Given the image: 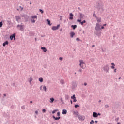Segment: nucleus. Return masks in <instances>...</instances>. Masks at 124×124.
Instances as JSON below:
<instances>
[{"label": "nucleus", "mask_w": 124, "mask_h": 124, "mask_svg": "<svg viewBox=\"0 0 124 124\" xmlns=\"http://www.w3.org/2000/svg\"><path fill=\"white\" fill-rule=\"evenodd\" d=\"M103 2L102 1L99 0L96 3V6L99 10L101 9L103 7Z\"/></svg>", "instance_id": "nucleus-1"}, {"label": "nucleus", "mask_w": 124, "mask_h": 124, "mask_svg": "<svg viewBox=\"0 0 124 124\" xmlns=\"http://www.w3.org/2000/svg\"><path fill=\"white\" fill-rule=\"evenodd\" d=\"M79 66H80L81 68H82V69H84L86 67V64L85 63V62H84V60H79Z\"/></svg>", "instance_id": "nucleus-2"}, {"label": "nucleus", "mask_w": 124, "mask_h": 124, "mask_svg": "<svg viewBox=\"0 0 124 124\" xmlns=\"http://www.w3.org/2000/svg\"><path fill=\"white\" fill-rule=\"evenodd\" d=\"M35 19L37 20V16L35 15V16H32L31 17V20L32 22V23H35Z\"/></svg>", "instance_id": "nucleus-3"}, {"label": "nucleus", "mask_w": 124, "mask_h": 124, "mask_svg": "<svg viewBox=\"0 0 124 124\" xmlns=\"http://www.w3.org/2000/svg\"><path fill=\"white\" fill-rule=\"evenodd\" d=\"M100 27H101V25H100L99 23H96V27L95 28L96 31H100V30H101Z\"/></svg>", "instance_id": "nucleus-4"}, {"label": "nucleus", "mask_w": 124, "mask_h": 124, "mask_svg": "<svg viewBox=\"0 0 124 124\" xmlns=\"http://www.w3.org/2000/svg\"><path fill=\"white\" fill-rule=\"evenodd\" d=\"M78 120L79 121H84L85 119H86V117L85 116L78 115Z\"/></svg>", "instance_id": "nucleus-5"}, {"label": "nucleus", "mask_w": 124, "mask_h": 124, "mask_svg": "<svg viewBox=\"0 0 124 124\" xmlns=\"http://www.w3.org/2000/svg\"><path fill=\"white\" fill-rule=\"evenodd\" d=\"M60 24L57 25V26H53L52 27V30L53 31H56V30H59V28H60Z\"/></svg>", "instance_id": "nucleus-6"}, {"label": "nucleus", "mask_w": 124, "mask_h": 124, "mask_svg": "<svg viewBox=\"0 0 124 124\" xmlns=\"http://www.w3.org/2000/svg\"><path fill=\"white\" fill-rule=\"evenodd\" d=\"M71 99H73L74 102H76L77 100H76V97H75V94H74L73 96L71 97Z\"/></svg>", "instance_id": "nucleus-7"}, {"label": "nucleus", "mask_w": 124, "mask_h": 124, "mask_svg": "<svg viewBox=\"0 0 124 124\" xmlns=\"http://www.w3.org/2000/svg\"><path fill=\"white\" fill-rule=\"evenodd\" d=\"M69 16H70V17L69 18V20H73L74 15H73V14H72V13H70L69 14Z\"/></svg>", "instance_id": "nucleus-8"}, {"label": "nucleus", "mask_w": 124, "mask_h": 124, "mask_svg": "<svg viewBox=\"0 0 124 124\" xmlns=\"http://www.w3.org/2000/svg\"><path fill=\"white\" fill-rule=\"evenodd\" d=\"M74 115H76V117L77 118L79 116V112L78 111H74Z\"/></svg>", "instance_id": "nucleus-9"}, {"label": "nucleus", "mask_w": 124, "mask_h": 124, "mask_svg": "<svg viewBox=\"0 0 124 124\" xmlns=\"http://www.w3.org/2000/svg\"><path fill=\"white\" fill-rule=\"evenodd\" d=\"M93 116L94 118H97L98 117V115L96 112H93Z\"/></svg>", "instance_id": "nucleus-10"}, {"label": "nucleus", "mask_w": 124, "mask_h": 124, "mask_svg": "<svg viewBox=\"0 0 124 124\" xmlns=\"http://www.w3.org/2000/svg\"><path fill=\"white\" fill-rule=\"evenodd\" d=\"M67 113V110L66 109H63L62 111V114L63 115H65Z\"/></svg>", "instance_id": "nucleus-11"}, {"label": "nucleus", "mask_w": 124, "mask_h": 124, "mask_svg": "<svg viewBox=\"0 0 124 124\" xmlns=\"http://www.w3.org/2000/svg\"><path fill=\"white\" fill-rule=\"evenodd\" d=\"M13 38L14 40H15V34H13V35L10 36V39H11V40H12Z\"/></svg>", "instance_id": "nucleus-12"}, {"label": "nucleus", "mask_w": 124, "mask_h": 124, "mask_svg": "<svg viewBox=\"0 0 124 124\" xmlns=\"http://www.w3.org/2000/svg\"><path fill=\"white\" fill-rule=\"evenodd\" d=\"M41 49L42 50H43V52H44L45 53H46V52H47V49H46L45 47H42Z\"/></svg>", "instance_id": "nucleus-13"}, {"label": "nucleus", "mask_w": 124, "mask_h": 124, "mask_svg": "<svg viewBox=\"0 0 124 124\" xmlns=\"http://www.w3.org/2000/svg\"><path fill=\"white\" fill-rule=\"evenodd\" d=\"M52 117L56 121H58V120H60V119H61V117H55V116H53Z\"/></svg>", "instance_id": "nucleus-14"}, {"label": "nucleus", "mask_w": 124, "mask_h": 124, "mask_svg": "<svg viewBox=\"0 0 124 124\" xmlns=\"http://www.w3.org/2000/svg\"><path fill=\"white\" fill-rule=\"evenodd\" d=\"M96 19L97 20V21L98 22V23H100V22H101V18L96 17Z\"/></svg>", "instance_id": "nucleus-15"}, {"label": "nucleus", "mask_w": 124, "mask_h": 124, "mask_svg": "<svg viewBox=\"0 0 124 124\" xmlns=\"http://www.w3.org/2000/svg\"><path fill=\"white\" fill-rule=\"evenodd\" d=\"M70 36L71 37H73V36H74V35H75V33H74V32H71L70 33Z\"/></svg>", "instance_id": "nucleus-16"}, {"label": "nucleus", "mask_w": 124, "mask_h": 124, "mask_svg": "<svg viewBox=\"0 0 124 124\" xmlns=\"http://www.w3.org/2000/svg\"><path fill=\"white\" fill-rule=\"evenodd\" d=\"M8 41H6L3 43V46H4V47L5 45H8Z\"/></svg>", "instance_id": "nucleus-17"}, {"label": "nucleus", "mask_w": 124, "mask_h": 124, "mask_svg": "<svg viewBox=\"0 0 124 124\" xmlns=\"http://www.w3.org/2000/svg\"><path fill=\"white\" fill-rule=\"evenodd\" d=\"M32 80H33V79L32 78L30 77L28 81L29 82V83H31V82H32Z\"/></svg>", "instance_id": "nucleus-18"}, {"label": "nucleus", "mask_w": 124, "mask_h": 124, "mask_svg": "<svg viewBox=\"0 0 124 124\" xmlns=\"http://www.w3.org/2000/svg\"><path fill=\"white\" fill-rule=\"evenodd\" d=\"M78 23H80L81 25H84V22H83V21L82 22L81 19H78Z\"/></svg>", "instance_id": "nucleus-19"}, {"label": "nucleus", "mask_w": 124, "mask_h": 124, "mask_svg": "<svg viewBox=\"0 0 124 124\" xmlns=\"http://www.w3.org/2000/svg\"><path fill=\"white\" fill-rule=\"evenodd\" d=\"M50 100L49 101L50 103H53L54 102V98H50Z\"/></svg>", "instance_id": "nucleus-20"}, {"label": "nucleus", "mask_w": 124, "mask_h": 124, "mask_svg": "<svg viewBox=\"0 0 124 124\" xmlns=\"http://www.w3.org/2000/svg\"><path fill=\"white\" fill-rule=\"evenodd\" d=\"M111 65H112V66H111V68L112 69H115V64L114 63H112Z\"/></svg>", "instance_id": "nucleus-21"}, {"label": "nucleus", "mask_w": 124, "mask_h": 124, "mask_svg": "<svg viewBox=\"0 0 124 124\" xmlns=\"http://www.w3.org/2000/svg\"><path fill=\"white\" fill-rule=\"evenodd\" d=\"M39 81L40 82V83H42V82H43V78L42 77L39 78Z\"/></svg>", "instance_id": "nucleus-22"}, {"label": "nucleus", "mask_w": 124, "mask_h": 124, "mask_svg": "<svg viewBox=\"0 0 124 124\" xmlns=\"http://www.w3.org/2000/svg\"><path fill=\"white\" fill-rule=\"evenodd\" d=\"M71 27L73 28V30H75L76 28H77V25H72Z\"/></svg>", "instance_id": "nucleus-23"}, {"label": "nucleus", "mask_w": 124, "mask_h": 124, "mask_svg": "<svg viewBox=\"0 0 124 124\" xmlns=\"http://www.w3.org/2000/svg\"><path fill=\"white\" fill-rule=\"evenodd\" d=\"M47 24L48 25H49V26H51V21L49 20V19H47Z\"/></svg>", "instance_id": "nucleus-24"}, {"label": "nucleus", "mask_w": 124, "mask_h": 124, "mask_svg": "<svg viewBox=\"0 0 124 124\" xmlns=\"http://www.w3.org/2000/svg\"><path fill=\"white\" fill-rule=\"evenodd\" d=\"M16 21H17V22H19V21L20 20V16H16Z\"/></svg>", "instance_id": "nucleus-25"}, {"label": "nucleus", "mask_w": 124, "mask_h": 124, "mask_svg": "<svg viewBox=\"0 0 124 124\" xmlns=\"http://www.w3.org/2000/svg\"><path fill=\"white\" fill-rule=\"evenodd\" d=\"M43 89L44 91H45V92H46L47 91V87H46V86H44L43 87Z\"/></svg>", "instance_id": "nucleus-26"}, {"label": "nucleus", "mask_w": 124, "mask_h": 124, "mask_svg": "<svg viewBox=\"0 0 124 124\" xmlns=\"http://www.w3.org/2000/svg\"><path fill=\"white\" fill-rule=\"evenodd\" d=\"M58 111H59V110H58V109H55V110H53V111H52V114H55V112H58Z\"/></svg>", "instance_id": "nucleus-27"}, {"label": "nucleus", "mask_w": 124, "mask_h": 124, "mask_svg": "<svg viewBox=\"0 0 124 124\" xmlns=\"http://www.w3.org/2000/svg\"><path fill=\"white\" fill-rule=\"evenodd\" d=\"M90 124H94V121L93 120H91V121L90 122Z\"/></svg>", "instance_id": "nucleus-28"}, {"label": "nucleus", "mask_w": 124, "mask_h": 124, "mask_svg": "<svg viewBox=\"0 0 124 124\" xmlns=\"http://www.w3.org/2000/svg\"><path fill=\"white\" fill-rule=\"evenodd\" d=\"M93 17H95V18H97V17L96 16V15L95 14V13H94L93 15Z\"/></svg>", "instance_id": "nucleus-29"}, {"label": "nucleus", "mask_w": 124, "mask_h": 124, "mask_svg": "<svg viewBox=\"0 0 124 124\" xmlns=\"http://www.w3.org/2000/svg\"><path fill=\"white\" fill-rule=\"evenodd\" d=\"M2 25H3L2 22H0V28H1V27H2Z\"/></svg>", "instance_id": "nucleus-30"}, {"label": "nucleus", "mask_w": 124, "mask_h": 124, "mask_svg": "<svg viewBox=\"0 0 124 124\" xmlns=\"http://www.w3.org/2000/svg\"><path fill=\"white\" fill-rule=\"evenodd\" d=\"M57 116H58V117H60V116H61V113H60V112H58L57 113Z\"/></svg>", "instance_id": "nucleus-31"}, {"label": "nucleus", "mask_w": 124, "mask_h": 124, "mask_svg": "<svg viewBox=\"0 0 124 124\" xmlns=\"http://www.w3.org/2000/svg\"><path fill=\"white\" fill-rule=\"evenodd\" d=\"M39 11L40 13H41V14H42L44 12L43 10H41V9H39Z\"/></svg>", "instance_id": "nucleus-32"}, {"label": "nucleus", "mask_w": 124, "mask_h": 124, "mask_svg": "<svg viewBox=\"0 0 124 124\" xmlns=\"http://www.w3.org/2000/svg\"><path fill=\"white\" fill-rule=\"evenodd\" d=\"M79 105H78V104L75 105V108H77V107H79Z\"/></svg>", "instance_id": "nucleus-33"}, {"label": "nucleus", "mask_w": 124, "mask_h": 124, "mask_svg": "<svg viewBox=\"0 0 124 124\" xmlns=\"http://www.w3.org/2000/svg\"><path fill=\"white\" fill-rule=\"evenodd\" d=\"M105 108H108L109 107V105H106L105 106Z\"/></svg>", "instance_id": "nucleus-34"}, {"label": "nucleus", "mask_w": 124, "mask_h": 124, "mask_svg": "<svg viewBox=\"0 0 124 124\" xmlns=\"http://www.w3.org/2000/svg\"><path fill=\"white\" fill-rule=\"evenodd\" d=\"M119 119H120V118H119V117H118V118H117L115 119V121H116V122H118V121H119Z\"/></svg>", "instance_id": "nucleus-35"}, {"label": "nucleus", "mask_w": 124, "mask_h": 124, "mask_svg": "<svg viewBox=\"0 0 124 124\" xmlns=\"http://www.w3.org/2000/svg\"><path fill=\"white\" fill-rule=\"evenodd\" d=\"M25 106H23L21 107V108L23 109V110H24L25 109Z\"/></svg>", "instance_id": "nucleus-36"}, {"label": "nucleus", "mask_w": 124, "mask_h": 124, "mask_svg": "<svg viewBox=\"0 0 124 124\" xmlns=\"http://www.w3.org/2000/svg\"><path fill=\"white\" fill-rule=\"evenodd\" d=\"M35 113L36 115H38V111L36 110L35 111Z\"/></svg>", "instance_id": "nucleus-37"}, {"label": "nucleus", "mask_w": 124, "mask_h": 124, "mask_svg": "<svg viewBox=\"0 0 124 124\" xmlns=\"http://www.w3.org/2000/svg\"><path fill=\"white\" fill-rule=\"evenodd\" d=\"M42 112H43V113H45V112H46V110L44 109L42 110Z\"/></svg>", "instance_id": "nucleus-38"}, {"label": "nucleus", "mask_w": 124, "mask_h": 124, "mask_svg": "<svg viewBox=\"0 0 124 124\" xmlns=\"http://www.w3.org/2000/svg\"><path fill=\"white\" fill-rule=\"evenodd\" d=\"M59 59L60 60V61H62V57H60Z\"/></svg>", "instance_id": "nucleus-39"}, {"label": "nucleus", "mask_w": 124, "mask_h": 124, "mask_svg": "<svg viewBox=\"0 0 124 124\" xmlns=\"http://www.w3.org/2000/svg\"><path fill=\"white\" fill-rule=\"evenodd\" d=\"M20 8H21L20 10H21V11H22V10H23V8H22V7L20 6Z\"/></svg>", "instance_id": "nucleus-40"}, {"label": "nucleus", "mask_w": 124, "mask_h": 124, "mask_svg": "<svg viewBox=\"0 0 124 124\" xmlns=\"http://www.w3.org/2000/svg\"><path fill=\"white\" fill-rule=\"evenodd\" d=\"M101 29H102V30H103V29H104V26H102V27H101Z\"/></svg>", "instance_id": "nucleus-41"}, {"label": "nucleus", "mask_w": 124, "mask_h": 124, "mask_svg": "<svg viewBox=\"0 0 124 124\" xmlns=\"http://www.w3.org/2000/svg\"><path fill=\"white\" fill-rule=\"evenodd\" d=\"M105 67L106 68H108V69H109V67L108 66H106Z\"/></svg>", "instance_id": "nucleus-42"}, {"label": "nucleus", "mask_w": 124, "mask_h": 124, "mask_svg": "<svg viewBox=\"0 0 124 124\" xmlns=\"http://www.w3.org/2000/svg\"><path fill=\"white\" fill-rule=\"evenodd\" d=\"M79 72H82V69H80L79 70Z\"/></svg>", "instance_id": "nucleus-43"}, {"label": "nucleus", "mask_w": 124, "mask_h": 124, "mask_svg": "<svg viewBox=\"0 0 124 124\" xmlns=\"http://www.w3.org/2000/svg\"><path fill=\"white\" fill-rule=\"evenodd\" d=\"M76 40L78 41H79V38H77V39H76Z\"/></svg>", "instance_id": "nucleus-44"}, {"label": "nucleus", "mask_w": 124, "mask_h": 124, "mask_svg": "<svg viewBox=\"0 0 124 124\" xmlns=\"http://www.w3.org/2000/svg\"><path fill=\"white\" fill-rule=\"evenodd\" d=\"M82 22H83V23H86V20H83Z\"/></svg>", "instance_id": "nucleus-45"}, {"label": "nucleus", "mask_w": 124, "mask_h": 124, "mask_svg": "<svg viewBox=\"0 0 124 124\" xmlns=\"http://www.w3.org/2000/svg\"><path fill=\"white\" fill-rule=\"evenodd\" d=\"M95 46L94 45H92L93 48V47H94Z\"/></svg>", "instance_id": "nucleus-46"}, {"label": "nucleus", "mask_w": 124, "mask_h": 124, "mask_svg": "<svg viewBox=\"0 0 124 124\" xmlns=\"http://www.w3.org/2000/svg\"><path fill=\"white\" fill-rule=\"evenodd\" d=\"M117 69H114V72H116Z\"/></svg>", "instance_id": "nucleus-47"}, {"label": "nucleus", "mask_w": 124, "mask_h": 124, "mask_svg": "<svg viewBox=\"0 0 124 124\" xmlns=\"http://www.w3.org/2000/svg\"><path fill=\"white\" fill-rule=\"evenodd\" d=\"M84 86H87V83H84Z\"/></svg>", "instance_id": "nucleus-48"}, {"label": "nucleus", "mask_w": 124, "mask_h": 124, "mask_svg": "<svg viewBox=\"0 0 124 124\" xmlns=\"http://www.w3.org/2000/svg\"><path fill=\"white\" fill-rule=\"evenodd\" d=\"M3 95H4V96H6V94H4Z\"/></svg>", "instance_id": "nucleus-49"}, {"label": "nucleus", "mask_w": 124, "mask_h": 124, "mask_svg": "<svg viewBox=\"0 0 124 124\" xmlns=\"http://www.w3.org/2000/svg\"><path fill=\"white\" fill-rule=\"evenodd\" d=\"M117 124H121V123L118 122V123H117Z\"/></svg>", "instance_id": "nucleus-50"}, {"label": "nucleus", "mask_w": 124, "mask_h": 124, "mask_svg": "<svg viewBox=\"0 0 124 124\" xmlns=\"http://www.w3.org/2000/svg\"><path fill=\"white\" fill-rule=\"evenodd\" d=\"M72 100H71V104H72Z\"/></svg>", "instance_id": "nucleus-51"}, {"label": "nucleus", "mask_w": 124, "mask_h": 124, "mask_svg": "<svg viewBox=\"0 0 124 124\" xmlns=\"http://www.w3.org/2000/svg\"><path fill=\"white\" fill-rule=\"evenodd\" d=\"M103 26H106V24H103Z\"/></svg>", "instance_id": "nucleus-52"}, {"label": "nucleus", "mask_w": 124, "mask_h": 124, "mask_svg": "<svg viewBox=\"0 0 124 124\" xmlns=\"http://www.w3.org/2000/svg\"><path fill=\"white\" fill-rule=\"evenodd\" d=\"M98 116L99 115V116H100V113H98Z\"/></svg>", "instance_id": "nucleus-53"}, {"label": "nucleus", "mask_w": 124, "mask_h": 124, "mask_svg": "<svg viewBox=\"0 0 124 124\" xmlns=\"http://www.w3.org/2000/svg\"><path fill=\"white\" fill-rule=\"evenodd\" d=\"M30 103H32V102L31 101H30Z\"/></svg>", "instance_id": "nucleus-54"}, {"label": "nucleus", "mask_w": 124, "mask_h": 124, "mask_svg": "<svg viewBox=\"0 0 124 124\" xmlns=\"http://www.w3.org/2000/svg\"><path fill=\"white\" fill-rule=\"evenodd\" d=\"M95 123H97V121H95Z\"/></svg>", "instance_id": "nucleus-55"}, {"label": "nucleus", "mask_w": 124, "mask_h": 124, "mask_svg": "<svg viewBox=\"0 0 124 124\" xmlns=\"http://www.w3.org/2000/svg\"><path fill=\"white\" fill-rule=\"evenodd\" d=\"M119 79H121V77H120L119 78Z\"/></svg>", "instance_id": "nucleus-56"}, {"label": "nucleus", "mask_w": 124, "mask_h": 124, "mask_svg": "<svg viewBox=\"0 0 124 124\" xmlns=\"http://www.w3.org/2000/svg\"><path fill=\"white\" fill-rule=\"evenodd\" d=\"M42 87V86H41V87H40V90H41V87Z\"/></svg>", "instance_id": "nucleus-57"}, {"label": "nucleus", "mask_w": 124, "mask_h": 124, "mask_svg": "<svg viewBox=\"0 0 124 124\" xmlns=\"http://www.w3.org/2000/svg\"><path fill=\"white\" fill-rule=\"evenodd\" d=\"M60 31H62V29L60 30Z\"/></svg>", "instance_id": "nucleus-58"}, {"label": "nucleus", "mask_w": 124, "mask_h": 124, "mask_svg": "<svg viewBox=\"0 0 124 124\" xmlns=\"http://www.w3.org/2000/svg\"><path fill=\"white\" fill-rule=\"evenodd\" d=\"M35 40H36V38H35Z\"/></svg>", "instance_id": "nucleus-59"}, {"label": "nucleus", "mask_w": 124, "mask_h": 124, "mask_svg": "<svg viewBox=\"0 0 124 124\" xmlns=\"http://www.w3.org/2000/svg\"><path fill=\"white\" fill-rule=\"evenodd\" d=\"M30 4H31V3H30Z\"/></svg>", "instance_id": "nucleus-60"}, {"label": "nucleus", "mask_w": 124, "mask_h": 124, "mask_svg": "<svg viewBox=\"0 0 124 124\" xmlns=\"http://www.w3.org/2000/svg\"><path fill=\"white\" fill-rule=\"evenodd\" d=\"M17 27H19V25H18Z\"/></svg>", "instance_id": "nucleus-61"}]
</instances>
